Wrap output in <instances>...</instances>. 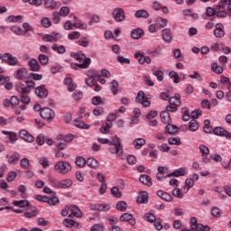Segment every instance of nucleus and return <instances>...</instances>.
<instances>
[{"label": "nucleus", "instance_id": "nucleus-1", "mask_svg": "<svg viewBox=\"0 0 231 231\" xmlns=\"http://www.w3.org/2000/svg\"><path fill=\"white\" fill-rule=\"evenodd\" d=\"M70 57L77 60L79 63H71L70 67L72 69H88L89 68V64H91V59L86 58V54L82 51L79 52H70ZM82 62V63H80Z\"/></svg>", "mask_w": 231, "mask_h": 231}, {"label": "nucleus", "instance_id": "nucleus-2", "mask_svg": "<svg viewBox=\"0 0 231 231\" xmlns=\"http://www.w3.org/2000/svg\"><path fill=\"white\" fill-rule=\"evenodd\" d=\"M16 91L20 95V101L23 102V104H28L30 102V97H28V94L33 88H35V82L33 81H26V86L23 83H17L16 84Z\"/></svg>", "mask_w": 231, "mask_h": 231}, {"label": "nucleus", "instance_id": "nucleus-3", "mask_svg": "<svg viewBox=\"0 0 231 231\" xmlns=\"http://www.w3.org/2000/svg\"><path fill=\"white\" fill-rule=\"evenodd\" d=\"M222 3L223 0H220L216 8L207 7L206 13L202 14V19L208 21V19L214 17V15L221 18L226 17V6L219 7Z\"/></svg>", "mask_w": 231, "mask_h": 231}, {"label": "nucleus", "instance_id": "nucleus-4", "mask_svg": "<svg viewBox=\"0 0 231 231\" xmlns=\"http://www.w3.org/2000/svg\"><path fill=\"white\" fill-rule=\"evenodd\" d=\"M44 194H51L52 198H48L42 195H35L34 199L37 201H42V203H48V205L55 206L59 203V198L55 197V192L51 191V189L45 187L43 188Z\"/></svg>", "mask_w": 231, "mask_h": 231}, {"label": "nucleus", "instance_id": "nucleus-5", "mask_svg": "<svg viewBox=\"0 0 231 231\" xmlns=\"http://www.w3.org/2000/svg\"><path fill=\"white\" fill-rule=\"evenodd\" d=\"M54 171L59 174H68L71 171V164L66 161H60L54 165Z\"/></svg>", "mask_w": 231, "mask_h": 231}, {"label": "nucleus", "instance_id": "nucleus-6", "mask_svg": "<svg viewBox=\"0 0 231 231\" xmlns=\"http://www.w3.org/2000/svg\"><path fill=\"white\" fill-rule=\"evenodd\" d=\"M190 230L195 231H209L210 226H204L203 224H198V218L196 217H192L190 218Z\"/></svg>", "mask_w": 231, "mask_h": 231}, {"label": "nucleus", "instance_id": "nucleus-7", "mask_svg": "<svg viewBox=\"0 0 231 231\" xmlns=\"http://www.w3.org/2000/svg\"><path fill=\"white\" fill-rule=\"evenodd\" d=\"M40 115L43 120L47 121L53 120V118H55V112L50 107H43L40 111Z\"/></svg>", "mask_w": 231, "mask_h": 231}, {"label": "nucleus", "instance_id": "nucleus-8", "mask_svg": "<svg viewBox=\"0 0 231 231\" xmlns=\"http://www.w3.org/2000/svg\"><path fill=\"white\" fill-rule=\"evenodd\" d=\"M74 28H78L79 30H88V24L81 23L79 21H76L74 23H71V22L67 21L64 24L65 30H73Z\"/></svg>", "mask_w": 231, "mask_h": 231}, {"label": "nucleus", "instance_id": "nucleus-9", "mask_svg": "<svg viewBox=\"0 0 231 231\" xmlns=\"http://www.w3.org/2000/svg\"><path fill=\"white\" fill-rule=\"evenodd\" d=\"M4 62H6L9 66H17L19 64V60L16 57H13L10 53H5L1 56Z\"/></svg>", "mask_w": 231, "mask_h": 231}, {"label": "nucleus", "instance_id": "nucleus-10", "mask_svg": "<svg viewBox=\"0 0 231 231\" xmlns=\"http://www.w3.org/2000/svg\"><path fill=\"white\" fill-rule=\"evenodd\" d=\"M213 133L217 136H225V138H226L227 140H231V133L221 126L215 127L213 129Z\"/></svg>", "mask_w": 231, "mask_h": 231}, {"label": "nucleus", "instance_id": "nucleus-11", "mask_svg": "<svg viewBox=\"0 0 231 231\" xmlns=\"http://www.w3.org/2000/svg\"><path fill=\"white\" fill-rule=\"evenodd\" d=\"M89 208L98 212H107V210H111V206L109 204H90Z\"/></svg>", "mask_w": 231, "mask_h": 231}, {"label": "nucleus", "instance_id": "nucleus-12", "mask_svg": "<svg viewBox=\"0 0 231 231\" xmlns=\"http://www.w3.org/2000/svg\"><path fill=\"white\" fill-rule=\"evenodd\" d=\"M120 221H124V222L129 223V225H131V226H134V225H136V219L130 213L123 214L120 217Z\"/></svg>", "mask_w": 231, "mask_h": 231}, {"label": "nucleus", "instance_id": "nucleus-13", "mask_svg": "<svg viewBox=\"0 0 231 231\" xmlns=\"http://www.w3.org/2000/svg\"><path fill=\"white\" fill-rule=\"evenodd\" d=\"M214 35L217 39H221L225 35V26L223 23H217L215 25Z\"/></svg>", "mask_w": 231, "mask_h": 231}, {"label": "nucleus", "instance_id": "nucleus-14", "mask_svg": "<svg viewBox=\"0 0 231 231\" xmlns=\"http://www.w3.org/2000/svg\"><path fill=\"white\" fill-rule=\"evenodd\" d=\"M113 15H114V19L117 23H122V21H124V19H125V14L124 13V9H122V8L115 9L113 12Z\"/></svg>", "mask_w": 231, "mask_h": 231}, {"label": "nucleus", "instance_id": "nucleus-15", "mask_svg": "<svg viewBox=\"0 0 231 231\" xmlns=\"http://www.w3.org/2000/svg\"><path fill=\"white\" fill-rule=\"evenodd\" d=\"M134 59H139L138 60V62L139 64H151L152 60H151V58L143 55L142 52H136L134 54Z\"/></svg>", "mask_w": 231, "mask_h": 231}, {"label": "nucleus", "instance_id": "nucleus-16", "mask_svg": "<svg viewBox=\"0 0 231 231\" xmlns=\"http://www.w3.org/2000/svg\"><path fill=\"white\" fill-rule=\"evenodd\" d=\"M59 39H60V33L44 34L42 37V41H44V42H57Z\"/></svg>", "mask_w": 231, "mask_h": 231}, {"label": "nucleus", "instance_id": "nucleus-17", "mask_svg": "<svg viewBox=\"0 0 231 231\" xmlns=\"http://www.w3.org/2000/svg\"><path fill=\"white\" fill-rule=\"evenodd\" d=\"M162 37L164 42H167L168 44L172 42V32H171V29H163L162 31Z\"/></svg>", "mask_w": 231, "mask_h": 231}, {"label": "nucleus", "instance_id": "nucleus-18", "mask_svg": "<svg viewBox=\"0 0 231 231\" xmlns=\"http://www.w3.org/2000/svg\"><path fill=\"white\" fill-rule=\"evenodd\" d=\"M19 136H20V138H22L25 142H29L30 143H32V142H33V140H35V137H33V135L30 134L28 133V131H26V130H21L19 132Z\"/></svg>", "mask_w": 231, "mask_h": 231}, {"label": "nucleus", "instance_id": "nucleus-19", "mask_svg": "<svg viewBox=\"0 0 231 231\" xmlns=\"http://www.w3.org/2000/svg\"><path fill=\"white\" fill-rule=\"evenodd\" d=\"M35 93L37 97H40V98H46V97H48V89H46L44 85H41L40 87L36 88Z\"/></svg>", "mask_w": 231, "mask_h": 231}, {"label": "nucleus", "instance_id": "nucleus-20", "mask_svg": "<svg viewBox=\"0 0 231 231\" xmlns=\"http://www.w3.org/2000/svg\"><path fill=\"white\" fill-rule=\"evenodd\" d=\"M187 174V168L182 167L178 170H175L172 173L167 175V178L174 176V178H180V176H185Z\"/></svg>", "mask_w": 231, "mask_h": 231}, {"label": "nucleus", "instance_id": "nucleus-21", "mask_svg": "<svg viewBox=\"0 0 231 231\" xmlns=\"http://www.w3.org/2000/svg\"><path fill=\"white\" fill-rule=\"evenodd\" d=\"M69 210L70 212L69 217H71V216H74L75 217H82V211L79 208V207L70 206V208H69Z\"/></svg>", "mask_w": 231, "mask_h": 231}, {"label": "nucleus", "instance_id": "nucleus-22", "mask_svg": "<svg viewBox=\"0 0 231 231\" xmlns=\"http://www.w3.org/2000/svg\"><path fill=\"white\" fill-rule=\"evenodd\" d=\"M28 66L31 71H39V69H41V65H39V61L35 59H31L28 62Z\"/></svg>", "mask_w": 231, "mask_h": 231}, {"label": "nucleus", "instance_id": "nucleus-23", "mask_svg": "<svg viewBox=\"0 0 231 231\" xmlns=\"http://www.w3.org/2000/svg\"><path fill=\"white\" fill-rule=\"evenodd\" d=\"M157 196L158 198H161V199H163L164 201H172V196L163 190L157 191Z\"/></svg>", "mask_w": 231, "mask_h": 231}, {"label": "nucleus", "instance_id": "nucleus-24", "mask_svg": "<svg viewBox=\"0 0 231 231\" xmlns=\"http://www.w3.org/2000/svg\"><path fill=\"white\" fill-rule=\"evenodd\" d=\"M26 77H28V71L26 70V69L22 68L16 71L15 79H17L18 80H23V79H26Z\"/></svg>", "mask_w": 231, "mask_h": 231}, {"label": "nucleus", "instance_id": "nucleus-25", "mask_svg": "<svg viewBox=\"0 0 231 231\" xmlns=\"http://www.w3.org/2000/svg\"><path fill=\"white\" fill-rule=\"evenodd\" d=\"M169 104H171V106H180L181 104V96L175 94L174 97L169 98Z\"/></svg>", "mask_w": 231, "mask_h": 231}, {"label": "nucleus", "instance_id": "nucleus-26", "mask_svg": "<svg viewBox=\"0 0 231 231\" xmlns=\"http://www.w3.org/2000/svg\"><path fill=\"white\" fill-rule=\"evenodd\" d=\"M139 180L141 183H143V185H146L147 187L152 186V181L151 180V177L147 174L141 175Z\"/></svg>", "mask_w": 231, "mask_h": 231}, {"label": "nucleus", "instance_id": "nucleus-27", "mask_svg": "<svg viewBox=\"0 0 231 231\" xmlns=\"http://www.w3.org/2000/svg\"><path fill=\"white\" fill-rule=\"evenodd\" d=\"M5 82H6L5 84ZM1 83L2 85L5 84V88L7 89V91H10L14 88V85L10 82V77H5L1 76Z\"/></svg>", "mask_w": 231, "mask_h": 231}, {"label": "nucleus", "instance_id": "nucleus-28", "mask_svg": "<svg viewBox=\"0 0 231 231\" xmlns=\"http://www.w3.org/2000/svg\"><path fill=\"white\" fill-rule=\"evenodd\" d=\"M51 50L53 51H57L60 55H64L66 53V47L64 45H57L56 43H53L51 45Z\"/></svg>", "mask_w": 231, "mask_h": 231}, {"label": "nucleus", "instance_id": "nucleus-29", "mask_svg": "<svg viewBox=\"0 0 231 231\" xmlns=\"http://www.w3.org/2000/svg\"><path fill=\"white\" fill-rule=\"evenodd\" d=\"M149 201V195L146 191L139 193L137 203H147Z\"/></svg>", "mask_w": 231, "mask_h": 231}, {"label": "nucleus", "instance_id": "nucleus-30", "mask_svg": "<svg viewBox=\"0 0 231 231\" xmlns=\"http://www.w3.org/2000/svg\"><path fill=\"white\" fill-rule=\"evenodd\" d=\"M134 17L137 19H147L149 17V13L146 10L141 9L135 12Z\"/></svg>", "mask_w": 231, "mask_h": 231}, {"label": "nucleus", "instance_id": "nucleus-31", "mask_svg": "<svg viewBox=\"0 0 231 231\" xmlns=\"http://www.w3.org/2000/svg\"><path fill=\"white\" fill-rule=\"evenodd\" d=\"M63 225L64 226H67V228H73V226H76V227L79 226V223L69 218H65L63 220Z\"/></svg>", "mask_w": 231, "mask_h": 231}, {"label": "nucleus", "instance_id": "nucleus-32", "mask_svg": "<svg viewBox=\"0 0 231 231\" xmlns=\"http://www.w3.org/2000/svg\"><path fill=\"white\" fill-rule=\"evenodd\" d=\"M161 121L162 124H171V115L167 111H162L161 113Z\"/></svg>", "mask_w": 231, "mask_h": 231}, {"label": "nucleus", "instance_id": "nucleus-33", "mask_svg": "<svg viewBox=\"0 0 231 231\" xmlns=\"http://www.w3.org/2000/svg\"><path fill=\"white\" fill-rule=\"evenodd\" d=\"M75 127H79V129H89V125L84 123L80 119H75L74 121Z\"/></svg>", "mask_w": 231, "mask_h": 231}, {"label": "nucleus", "instance_id": "nucleus-34", "mask_svg": "<svg viewBox=\"0 0 231 231\" xmlns=\"http://www.w3.org/2000/svg\"><path fill=\"white\" fill-rule=\"evenodd\" d=\"M143 35V30L137 28L132 31L131 32V37L132 39H140Z\"/></svg>", "mask_w": 231, "mask_h": 231}, {"label": "nucleus", "instance_id": "nucleus-35", "mask_svg": "<svg viewBox=\"0 0 231 231\" xmlns=\"http://www.w3.org/2000/svg\"><path fill=\"white\" fill-rule=\"evenodd\" d=\"M198 129H199V124L198 123V121H196V119H192L189 123V131H191L192 133H194L198 131Z\"/></svg>", "mask_w": 231, "mask_h": 231}, {"label": "nucleus", "instance_id": "nucleus-36", "mask_svg": "<svg viewBox=\"0 0 231 231\" xmlns=\"http://www.w3.org/2000/svg\"><path fill=\"white\" fill-rule=\"evenodd\" d=\"M13 205L20 208H24V207H30V202L28 200H14L13 201Z\"/></svg>", "mask_w": 231, "mask_h": 231}, {"label": "nucleus", "instance_id": "nucleus-37", "mask_svg": "<svg viewBox=\"0 0 231 231\" xmlns=\"http://www.w3.org/2000/svg\"><path fill=\"white\" fill-rule=\"evenodd\" d=\"M2 133L3 134L8 135L10 143H15V142L17 141V134L15 133L8 131H3Z\"/></svg>", "mask_w": 231, "mask_h": 231}, {"label": "nucleus", "instance_id": "nucleus-38", "mask_svg": "<svg viewBox=\"0 0 231 231\" xmlns=\"http://www.w3.org/2000/svg\"><path fill=\"white\" fill-rule=\"evenodd\" d=\"M133 145L135 147V149H142L143 145H145V139L143 138H137L134 140Z\"/></svg>", "mask_w": 231, "mask_h": 231}, {"label": "nucleus", "instance_id": "nucleus-39", "mask_svg": "<svg viewBox=\"0 0 231 231\" xmlns=\"http://www.w3.org/2000/svg\"><path fill=\"white\" fill-rule=\"evenodd\" d=\"M73 185V181L69 179H65L60 181V189H69Z\"/></svg>", "mask_w": 231, "mask_h": 231}, {"label": "nucleus", "instance_id": "nucleus-40", "mask_svg": "<svg viewBox=\"0 0 231 231\" xmlns=\"http://www.w3.org/2000/svg\"><path fill=\"white\" fill-rule=\"evenodd\" d=\"M167 23H169L168 20L162 17H157L155 21V23L159 28H165V26H167Z\"/></svg>", "mask_w": 231, "mask_h": 231}, {"label": "nucleus", "instance_id": "nucleus-41", "mask_svg": "<svg viewBox=\"0 0 231 231\" xmlns=\"http://www.w3.org/2000/svg\"><path fill=\"white\" fill-rule=\"evenodd\" d=\"M108 151L111 154H117V156H122V152H124L123 148L118 146L110 147Z\"/></svg>", "mask_w": 231, "mask_h": 231}, {"label": "nucleus", "instance_id": "nucleus-42", "mask_svg": "<svg viewBox=\"0 0 231 231\" xmlns=\"http://www.w3.org/2000/svg\"><path fill=\"white\" fill-rule=\"evenodd\" d=\"M165 129H166V132L169 133V134H176V133H178V126L174 125H171V123L167 125Z\"/></svg>", "mask_w": 231, "mask_h": 231}, {"label": "nucleus", "instance_id": "nucleus-43", "mask_svg": "<svg viewBox=\"0 0 231 231\" xmlns=\"http://www.w3.org/2000/svg\"><path fill=\"white\" fill-rule=\"evenodd\" d=\"M23 28L24 29V32H23L24 37H30V33H28V32H32L33 27L31 26L30 23H23Z\"/></svg>", "mask_w": 231, "mask_h": 231}, {"label": "nucleus", "instance_id": "nucleus-44", "mask_svg": "<svg viewBox=\"0 0 231 231\" xmlns=\"http://www.w3.org/2000/svg\"><path fill=\"white\" fill-rule=\"evenodd\" d=\"M20 159H21V154H19L18 152H14L13 155L9 157L8 162L15 165V163H17V162H19Z\"/></svg>", "mask_w": 231, "mask_h": 231}, {"label": "nucleus", "instance_id": "nucleus-45", "mask_svg": "<svg viewBox=\"0 0 231 231\" xmlns=\"http://www.w3.org/2000/svg\"><path fill=\"white\" fill-rule=\"evenodd\" d=\"M78 44L79 46H82L83 48H88V46H89V40L88 39V36L81 37L78 41Z\"/></svg>", "mask_w": 231, "mask_h": 231}, {"label": "nucleus", "instance_id": "nucleus-46", "mask_svg": "<svg viewBox=\"0 0 231 231\" xmlns=\"http://www.w3.org/2000/svg\"><path fill=\"white\" fill-rule=\"evenodd\" d=\"M38 60H39L40 64H42V66H46L48 64V62H50V58H48V56H46L44 54H40L38 56Z\"/></svg>", "mask_w": 231, "mask_h": 231}, {"label": "nucleus", "instance_id": "nucleus-47", "mask_svg": "<svg viewBox=\"0 0 231 231\" xmlns=\"http://www.w3.org/2000/svg\"><path fill=\"white\" fill-rule=\"evenodd\" d=\"M87 75L90 79H94L95 80H100V74L97 70H88Z\"/></svg>", "mask_w": 231, "mask_h": 231}, {"label": "nucleus", "instance_id": "nucleus-48", "mask_svg": "<svg viewBox=\"0 0 231 231\" xmlns=\"http://www.w3.org/2000/svg\"><path fill=\"white\" fill-rule=\"evenodd\" d=\"M87 164L90 169H97V167H98V161L93 158H88L87 160Z\"/></svg>", "mask_w": 231, "mask_h": 231}, {"label": "nucleus", "instance_id": "nucleus-49", "mask_svg": "<svg viewBox=\"0 0 231 231\" xmlns=\"http://www.w3.org/2000/svg\"><path fill=\"white\" fill-rule=\"evenodd\" d=\"M183 15H185L186 17H191V19H198L199 15L196 13H192V10L190 9H185L182 12Z\"/></svg>", "mask_w": 231, "mask_h": 231}, {"label": "nucleus", "instance_id": "nucleus-50", "mask_svg": "<svg viewBox=\"0 0 231 231\" xmlns=\"http://www.w3.org/2000/svg\"><path fill=\"white\" fill-rule=\"evenodd\" d=\"M211 69L214 73H217V75H221V73H223V67L217 65V63H212Z\"/></svg>", "mask_w": 231, "mask_h": 231}, {"label": "nucleus", "instance_id": "nucleus-51", "mask_svg": "<svg viewBox=\"0 0 231 231\" xmlns=\"http://www.w3.org/2000/svg\"><path fill=\"white\" fill-rule=\"evenodd\" d=\"M168 143L170 145H181V140L180 137H170L168 139Z\"/></svg>", "mask_w": 231, "mask_h": 231}, {"label": "nucleus", "instance_id": "nucleus-52", "mask_svg": "<svg viewBox=\"0 0 231 231\" xmlns=\"http://www.w3.org/2000/svg\"><path fill=\"white\" fill-rule=\"evenodd\" d=\"M108 145H113L116 147H122V143H120V138H118V136L115 135L112 138V141H109Z\"/></svg>", "mask_w": 231, "mask_h": 231}, {"label": "nucleus", "instance_id": "nucleus-53", "mask_svg": "<svg viewBox=\"0 0 231 231\" xmlns=\"http://www.w3.org/2000/svg\"><path fill=\"white\" fill-rule=\"evenodd\" d=\"M11 32L15 33V35H24V31L20 26L14 25L11 27Z\"/></svg>", "mask_w": 231, "mask_h": 231}, {"label": "nucleus", "instance_id": "nucleus-54", "mask_svg": "<svg viewBox=\"0 0 231 231\" xmlns=\"http://www.w3.org/2000/svg\"><path fill=\"white\" fill-rule=\"evenodd\" d=\"M23 21V15H11L7 18V23H21Z\"/></svg>", "mask_w": 231, "mask_h": 231}, {"label": "nucleus", "instance_id": "nucleus-55", "mask_svg": "<svg viewBox=\"0 0 231 231\" xmlns=\"http://www.w3.org/2000/svg\"><path fill=\"white\" fill-rule=\"evenodd\" d=\"M185 187L183 188V189H186V192H189V189H192V187H194V180L193 179H186L185 180Z\"/></svg>", "mask_w": 231, "mask_h": 231}, {"label": "nucleus", "instance_id": "nucleus-56", "mask_svg": "<svg viewBox=\"0 0 231 231\" xmlns=\"http://www.w3.org/2000/svg\"><path fill=\"white\" fill-rule=\"evenodd\" d=\"M116 208L121 212H125V210H127V203L125 201H118L116 204Z\"/></svg>", "mask_w": 231, "mask_h": 231}, {"label": "nucleus", "instance_id": "nucleus-57", "mask_svg": "<svg viewBox=\"0 0 231 231\" xmlns=\"http://www.w3.org/2000/svg\"><path fill=\"white\" fill-rule=\"evenodd\" d=\"M225 43L223 42H216L213 45H211L212 51H222L223 46Z\"/></svg>", "mask_w": 231, "mask_h": 231}, {"label": "nucleus", "instance_id": "nucleus-58", "mask_svg": "<svg viewBox=\"0 0 231 231\" xmlns=\"http://www.w3.org/2000/svg\"><path fill=\"white\" fill-rule=\"evenodd\" d=\"M41 24L43 28H50L51 26V20L49 17H43L41 20Z\"/></svg>", "mask_w": 231, "mask_h": 231}, {"label": "nucleus", "instance_id": "nucleus-59", "mask_svg": "<svg viewBox=\"0 0 231 231\" xmlns=\"http://www.w3.org/2000/svg\"><path fill=\"white\" fill-rule=\"evenodd\" d=\"M111 91L113 95H118V81L112 80L111 82Z\"/></svg>", "mask_w": 231, "mask_h": 231}, {"label": "nucleus", "instance_id": "nucleus-60", "mask_svg": "<svg viewBox=\"0 0 231 231\" xmlns=\"http://www.w3.org/2000/svg\"><path fill=\"white\" fill-rule=\"evenodd\" d=\"M87 164V161L84 157H77L76 159V165H78V167H86Z\"/></svg>", "mask_w": 231, "mask_h": 231}, {"label": "nucleus", "instance_id": "nucleus-61", "mask_svg": "<svg viewBox=\"0 0 231 231\" xmlns=\"http://www.w3.org/2000/svg\"><path fill=\"white\" fill-rule=\"evenodd\" d=\"M79 38H80V32H79L77 31H74V32L68 34V39L69 41H75V40L79 39Z\"/></svg>", "mask_w": 231, "mask_h": 231}, {"label": "nucleus", "instance_id": "nucleus-62", "mask_svg": "<svg viewBox=\"0 0 231 231\" xmlns=\"http://www.w3.org/2000/svg\"><path fill=\"white\" fill-rule=\"evenodd\" d=\"M60 17H67V15L69 14V7L68 6H63L60 9L59 12Z\"/></svg>", "mask_w": 231, "mask_h": 231}, {"label": "nucleus", "instance_id": "nucleus-63", "mask_svg": "<svg viewBox=\"0 0 231 231\" xmlns=\"http://www.w3.org/2000/svg\"><path fill=\"white\" fill-rule=\"evenodd\" d=\"M106 227L104 224H95L91 228L90 231H105Z\"/></svg>", "mask_w": 231, "mask_h": 231}, {"label": "nucleus", "instance_id": "nucleus-64", "mask_svg": "<svg viewBox=\"0 0 231 231\" xmlns=\"http://www.w3.org/2000/svg\"><path fill=\"white\" fill-rule=\"evenodd\" d=\"M44 5L46 8H57V2L54 0H45Z\"/></svg>", "mask_w": 231, "mask_h": 231}]
</instances>
